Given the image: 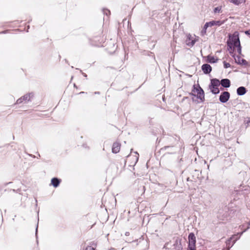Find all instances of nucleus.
<instances>
[{
  "mask_svg": "<svg viewBox=\"0 0 250 250\" xmlns=\"http://www.w3.org/2000/svg\"><path fill=\"white\" fill-rule=\"evenodd\" d=\"M220 85V82L216 79H213L211 80L210 83L209 85V88L210 89L211 92L214 94L219 93L220 90L218 86Z\"/></svg>",
  "mask_w": 250,
  "mask_h": 250,
  "instance_id": "obj_3",
  "label": "nucleus"
},
{
  "mask_svg": "<svg viewBox=\"0 0 250 250\" xmlns=\"http://www.w3.org/2000/svg\"><path fill=\"white\" fill-rule=\"evenodd\" d=\"M208 27H206V24L204 25V28L201 32L202 34L203 35L206 33V30Z\"/></svg>",
  "mask_w": 250,
  "mask_h": 250,
  "instance_id": "obj_22",
  "label": "nucleus"
},
{
  "mask_svg": "<svg viewBox=\"0 0 250 250\" xmlns=\"http://www.w3.org/2000/svg\"><path fill=\"white\" fill-rule=\"evenodd\" d=\"M121 144L117 142L113 143L112 148V151L114 153H117L120 151Z\"/></svg>",
  "mask_w": 250,
  "mask_h": 250,
  "instance_id": "obj_11",
  "label": "nucleus"
},
{
  "mask_svg": "<svg viewBox=\"0 0 250 250\" xmlns=\"http://www.w3.org/2000/svg\"><path fill=\"white\" fill-rule=\"evenodd\" d=\"M104 14H105V15H106L107 16L108 14H110V11H109L107 9H105V10H104Z\"/></svg>",
  "mask_w": 250,
  "mask_h": 250,
  "instance_id": "obj_23",
  "label": "nucleus"
},
{
  "mask_svg": "<svg viewBox=\"0 0 250 250\" xmlns=\"http://www.w3.org/2000/svg\"><path fill=\"white\" fill-rule=\"evenodd\" d=\"M229 93L227 91H225L221 93L219 97V100L221 102L225 103L229 100Z\"/></svg>",
  "mask_w": 250,
  "mask_h": 250,
  "instance_id": "obj_9",
  "label": "nucleus"
},
{
  "mask_svg": "<svg viewBox=\"0 0 250 250\" xmlns=\"http://www.w3.org/2000/svg\"><path fill=\"white\" fill-rule=\"evenodd\" d=\"M198 41V39L195 35H188L186 40V44L189 46H192L194 45L195 43Z\"/></svg>",
  "mask_w": 250,
  "mask_h": 250,
  "instance_id": "obj_6",
  "label": "nucleus"
},
{
  "mask_svg": "<svg viewBox=\"0 0 250 250\" xmlns=\"http://www.w3.org/2000/svg\"><path fill=\"white\" fill-rule=\"evenodd\" d=\"M85 250H94V249L91 246H88L86 248Z\"/></svg>",
  "mask_w": 250,
  "mask_h": 250,
  "instance_id": "obj_25",
  "label": "nucleus"
},
{
  "mask_svg": "<svg viewBox=\"0 0 250 250\" xmlns=\"http://www.w3.org/2000/svg\"><path fill=\"white\" fill-rule=\"evenodd\" d=\"M250 222H249V226H248V227L247 229H249V228H250Z\"/></svg>",
  "mask_w": 250,
  "mask_h": 250,
  "instance_id": "obj_30",
  "label": "nucleus"
},
{
  "mask_svg": "<svg viewBox=\"0 0 250 250\" xmlns=\"http://www.w3.org/2000/svg\"><path fill=\"white\" fill-rule=\"evenodd\" d=\"M245 33L250 36V30L246 31Z\"/></svg>",
  "mask_w": 250,
  "mask_h": 250,
  "instance_id": "obj_26",
  "label": "nucleus"
},
{
  "mask_svg": "<svg viewBox=\"0 0 250 250\" xmlns=\"http://www.w3.org/2000/svg\"><path fill=\"white\" fill-rule=\"evenodd\" d=\"M220 84L222 85V86L228 88L230 86V81L228 79H222L220 82Z\"/></svg>",
  "mask_w": 250,
  "mask_h": 250,
  "instance_id": "obj_13",
  "label": "nucleus"
},
{
  "mask_svg": "<svg viewBox=\"0 0 250 250\" xmlns=\"http://www.w3.org/2000/svg\"><path fill=\"white\" fill-rule=\"evenodd\" d=\"M221 7L218 6L217 7H215L214 9V13H220L221 12Z\"/></svg>",
  "mask_w": 250,
  "mask_h": 250,
  "instance_id": "obj_19",
  "label": "nucleus"
},
{
  "mask_svg": "<svg viewBox=\"0 0 250 250\" xmlns=\"http://www.w3.org/2000/svg\"><path fill=\"white\" fill-rule=\"evenodd\" d=\"M247 90L244 86H240L237 89V94L239 96H242L246 94Z\"/></svg>",
  "mask_w": 250,
  "mask_h": 250,
  "instance_id": "obj_14",
  "label": "nucleus"
},
{
  "mask_svg": "<svg viewBox=\"0 0 250 250\" xmlns=\"http://www.w3.org/2000/svg\"><path fill=\"white\" fill-rule=\"evenodd\" d=\"M202 69L204 73L209 74L211 71V67L208 64H204L202 66Z\"/></svg>",
  "mask_w": 250,
  "mask_h": 250,
  "instance_id": "obj_12",
  "label": "nucleus"
},
{
  "mask_svg": "<svg viewBox=\"0 0 250 250\" xmlns=\"http://www.w3.org/2000/svg\"><path fill=\"white\" fill-rule=\"evenodd\" d=\"M246 230V229L244 230L243 231H242V232L241 233H238L237 234H234L233 235H232L230 238L229 240H228L227 241V245H229V243L230 242V241L231 240H233V242H232V244L230 246V247H231L234 244V243H235V242L238 239H239L240 236L243 234V233L244 232H245V231Z\"/></svg>",
  "mask_w": 250,
  "mask_h": 250,
  "instance_id": "obj_8",
  "label": "nucleus"
},
{
  "mask_svg": "<svg viewBox=\"0 0 250 250\" xmlns=\"http://www.w3.org/2000/svg\"><path fill=\"white\" fill-rule=\"evenodd\" d=\"M135 153L137 154L138 155V156H137V160H138L139 159V154L137 152H135Z\"/></svg>",
  "mask_w": 250,
  "mask_h": 250,
  "instance_id": "obj_29",
  "label": "nucleus"
},
{
  "mask_svg": "<svg viewBox=\"0 0 250 250\" xmlns=\"http://www.w3.org/2000/svg\"><path fill=\"white\" fill-rule=\"evenodd\" d=\"M61 181V179L57 177H54L52 178L50 185L52 186L53 187L56 188L60 185Z\"/></svg>",
  "mask_w": 250,
  "mask_h": 250,
  "instance_id": "obj_10",
  "label": "nucleus"
},
{
  "mask_svg": "<svg viewBox=\"0 0 250 250\" xmlns=\"http://www.w3.org/2000/svg\"><path fill=\"white\" fill-rule=\"evenodd\" d=\"M217 59L211 56H208V62L210 63H214L217 62Z\"/></svg>",
  "mask_w": 250,
  "mask_h": 250,
  "instance_id": "obj_16",
  "label": "nucleus"
},
{
  "mask_svg": "<svg viewBox=\"0 0 250 250\" xmlns=\"http://www.w3.org/2000/svg\"><path fill=\"white\" fill-rule=\"evenodd\" d=\"M38 155H38V157H40V154H39Z\"/></svg>",
  "mask_w": 250,
  "mask_h": 250,
  "instance_id": "obj_33",
  "label": "nucleus"
},
{
  "mask_svg": "<svg viewBox=\"0 0 250 250\" xmlns=\"http://www.w3.org/2000/svg\"><path fill=\"white\" fill-rule=\"evenodd\" d=\"M7 31H8V30L3 31H2V32H0V34H5V33H7Z\"/></svg>",
  "mask_w": 250,
  "mask_h": 250,
  "instance_id": "obj_27",
  "label": "nucleus"
},
{
  "mask_svg": "<svg viewBox=\"0 0 250 250\" xmlns=\"http://www.w3.org/2000/svg\"><path fill=\"white\" fill-rule=\"evenodd\" d=\"M236 61L238 63L240 64L247 65L248 63L245 60L242 59L240 57L238 58L237 60Z\"/></svg>",
  "mask_w": 250,
  "mask_h": 250,
  "instance_id": "obj_15",
  "label": "nucleus"
},
{
  "mask_svg": "<svg viewBox=\"0 0 250 250\" xmlns=\"http://www.w3.org/2000/svg\"><path fill=\"white\" fill-rule=\"evenodd\" d=\"M28 29H29V25H28V26H27V32H28Z\"/></svg>",
  "mask_w": 250,
  "mask_h": 250,
  "instance_id": "obj_31",
  "label": "nucleus"
},
{
  "mask_svg": "<svg viewBox=\"0 0 250 250\" xmlns=\"http://www.w3.org/2000/svg\"><path fill=\"white\" fill-rule=\"evenodd\" d=\"M247 0H241V3H245Z\"/></svg>",
  "mask_w": 250,
  "mask_h": 250,
  "instance_id": "obj_28",
  "label": "nucleus"
},
{
  "mask_svg": "<svg viewBox=\"0 0 250 250\" xmlns=\"http://www.w3.org/2000/svg\"><path fill=\"white\" fill-rule=\"evenodd\" d=\"M188 250H195L196 237L193 233H189L188 235Z\"/></svg>",
  "mask_w": 250,
  "mask_h": 250,
  "instance_id": "obj_5",
  "label": "nucleus"
},
{
  "mask_svg": "<svg viewBox=\"0 0 250 250\" xmlns=\"http://www.w3.org/2000/svg\"><path fill=\"white\" fill-rule=\"evenodd\" d=\"M224 67L225 68H227L230 67V64L229 62H223Z\"/></svg>",
  "mask_w": 250,
  "mask_h": 250,
  "instance_id": "obj_20",
  "label": "nucleus"
},
{
  "mask_svg": "<svg viewBox=\"0 0 250 250\" xmlns=\"http://www.w3.org/2000/svg\"><path fill=\"white\" fill-rule=\"evenodd\" d=\"M177 246V248H176V250H181V243L180 241L178 239H176L175 241V243L174 245Z\"/></svg>",
  "mask_w": 250,
  "mask_h": 250,
  "instance_id": "obj_17",
  "label": "nucleus"
},
{
  "mask_svg": "<svg viewBox=\"0 0 250 250\" xmlns=\"http://www.w3.org/2000/svg\"><path fill=\"white\" fill-rule=\"evenodd\" d=\"M38 223L37 225L36 228V231H35V236L36 237L37 240V243H38Z\"/></svg>",
  "mask_w": 250,
  "mask_h": 250,
  "instance_id": "obj_21",
  "label": "nucleus"
},
{
  "mask_svg": "<svg viewBox=\"0 0 250 250\" xmlns=\"http://www.w3.org/2000/svg\"><path fill=\"white\" fill-rule=\"evenodd\" d=\"M228 50L231 53L234 50H236L239 54L241 53V47L238 35H234L228 42Z\"/></svg>",
  "mask_w": 250,
  "mask_h": 250,
  "instance_id": "obj_1",
  "label": "nucleus"
},
{
  "mask_svg": "<svg viewBox=\"0 0 250 250\" xmlns=\"http://www.w3.org/2000/svg\"><path fill=\"white\" fill-rule=\"evenodd\" d=\"M226 21H212L206 23V27H211L214 25L221 26L225 23Z\"/></svg>",
  "mask_w": 250,
  "mask_h": 250,
  "instance_id": "obj_7",
  "label": "nucleus"
},
{
  "mask_svg": "<svg viewBox=\"0 0 250 250\" xmlns=\"http://www.w3.org/2000/svg\"><path fill=\"white\" fill-rule=\"evenodd\" d=\"M34 94L33 92L27 93L18 99L16 101V104H20L23 101H24L25 103L31 102L34 97Z\"/></svg>",
  "mask_w": 250,
  "mask_h": 250,
  "instance_id": "obj_4",
  "label": "nucleus"
},
{
  "mask_svg": "<svg viewBox=\"0 0 250 250\" xmlns=\"http://www.w3.org/2000/svg\"><path fill=\"white\" fill-rule=\"evenodd\" d=\"M192 95L196 96L200 100V102H203L205 99L204 92L199 85H194L192 90Z\"/></svg>",
  "mask_w": 250,
  "mask_h": 250,
  "instance_id": "obj_2",
  "label": "nucleus"
},
{
  "mask_svg": "<svg viewBox=\"0 0 250 250\" xmlns=\"http://www.w3.org/2000/svg\"><path fill=\"white\" fill-rule=\"evenodd\" d=\"M230 2L236 5H239L241 3V0H228Z\"/></svg>",
  "mask_w": 250,
  "mask_h": 250,
  "instance_id": "obj_18",
  "label": "nucleus"
},
{
  "mask_svg": "<svg viewBox=\"0 0 250 250\" xmlns=\"http://www.w3.org/2000/svg\"><path fill=\"white\" fill-rule=\"evenodd\" d=\"M245 122H246V124H247L248 125H250V118H247Z\"/></svg>",
  "mask_w": 250,
  "mask_h": 250,
  "instance_id": "obj_24",
  "label": "nucleus"
},
{
  "mask_svg": "<svg viewBox=\"0 0 250 250\" xmlns=\"http://www.w3.org/2000/svg\"><path fill=\"white\" fill-rule=\"evenodd\" d=\"M38 155H38V157H40V154H39Z\"/></svg>",
  "mask_w": 250,
  "mask_h": 250,
  "instance_id": "obj_34",
  "label": "nucleus"
},
{
  "mask_svg": "<svg viewBox=\"0 0 250 250\" xmlns=\"http://www.w3.org/2000/svg\"><path fill=\"white\" fill-rule=\"evenodd\" d=\"M1 218H2V219H3L2 213V212H1Z\"/></svg>",
  "mask_w": 250,
  "mask_h": 250,
  "instance_id": "obj_32",
  "label": "nucleus"
}]
</instances>
